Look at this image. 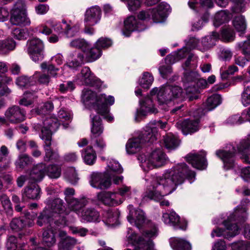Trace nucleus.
Returning a JSON list of instances; mask_svg holds the SVG:
<instances>
[{
  "label": "nucleus",
  "instance_id": "obj_8",
  "mask_svg": "<svg viewBox=\"0 0 250 250\" xmlns=\"http://www.w3.org/2000/svg\"><path fill=\"white\" fill-rule=\"evenodd\" d=\"M138 159L140 166L146 171L161 167L166 162L165 154L160 148L155 149L147 155L140 154Z\"/></svg>",
  "mask_w": 250,
  "mask_h": 250
},
{
  "label": "nucleus",
  "instance_id": "obj_38",
  "mask_svg": "<svg viewBox=\"0 0 250 250\" xmlns=\"http://www.w3.org/2000/svg\"><path fill=\"white\" fill-rule=\"evenodd\" d=\"M34 224L33 220H30L27 218L24 221L19 218H14L11 221L10 226L13 230L18 231L26 226L32 227Z\"/></svg>",
  "mask_w": 250,
  "mask_h": 250
},
{
  "label": "nucleus",
  "instance_id": "obj_5",
  "mask_svg": "<svg viewBox=\"0 0 250 250\" xmlns=\"http://www.w3.org/2000/svg\"><path fill=\"white\" fill-rule=\"evenodd\" d=\"M60 125L58 122V119L55 118H47L43 123L42 125H37L34 126V128L39 131L41 130V133L40 135V138L44 141L45 146H44L45 155L43 160L45 162H49L51 160L58 161L59 159V154L53 151L50 146L51 145V134L55 132Z\"/></svg>",
  "mask_w": 250,
  "mask_h": 250
},
{
  "label": "nucleus",
  "instance_id": "obj_11",
  "mask_svg": "<svg viewBox=\"0 0 250 250\" xmlns=\"http://www.w3.org/2000/svg\"><path fill=\"white\" fill-rule=\"evenodd\" d=\"M169 8V5L168 4L161 3L155 9L140 12L138 17L141 20L148 19L151 17L154 22H161L166 18Z\"/></svg>",
  "mask_w": 250,
  "mask_h": 250
},
{
  "label": "nucleus",
  "instance_id": "obj_62",
  "mask_svg": "<svg viewBox=\"0 0 250 250\" xmlns=\"http://www.w3.org/2000/svg\"><path fill=\"white\" fill-rule=\"evenodd\" d=\"M197 57L192 54H189L183 67L185 69H194L197 66Z\"/></svg>",
  "mask_w": 250,
  "mask_h": 250
},
{
  "label": "nucleus",
  "instance_id": "obj_46",
  "mask_svg": "<svg viewBox=\"0 0 250 250\" xmlns=\"http://www.w3.org/2000/svg\"><path fill=\"white\" fill-rule=\"evenodd\" d=\"M48 23L54 31L58 34H64L65 28L69 26L67 25V21L64 20H62L61 22H57L53 19H50L48 20Z\"/></svg>",
  "mask_w": 250,
  "mask_h": 250
},
{
  "label": "nucleus",
  "instance_id": "obj_17",
  "mask_svg": "<svg viewBox=\"0 0 250 250\" xmlns=\"http://www.w3.org/2000/svg\"><path fill=\"white\" fill-rule=\"evenodd\" d=\"M196 118L194 120L187 119L179 121L176 126L180 129L185 135L191 134L197 131L199 129V117L201 115H194Z\"/></svg>",
  "mask_w": 250,
  "mask_h": 250
},
{
  "label": "nucleus",
  "instance_id": "obj_16",
  "mask_svg": "<svg viewBox=\"0 0 250 250\" xmlns=\"http://www.w3.org/2000/svg\"><path fill=\"white\" fill-rule=\"evenodd\" d=\"M110 173L108 171L104 173L93 172L90 177L89 183L94 188L103 189L107 188L111 186V183L109 178Z\"/></svg>",
  "mask_w": 250,
  "mask_h": 250
},
{
  "label": "nucleus",
  "instance_id": "obj_18",
  "mask_svg": "<svg viewBox=\"0 0 250 250\" xmlns=\"http://www.w3.org/2000/svg\"><path fill=\"white\" fill-rule=\"evenodd\" d=\"M77 80H79L82 84L95 86L99 88L101 85V81L96 78L92 73L90 69L88 67H83L81 73L77 76Z\"/></svg>",
  "mask_w": 250,
  "mask_h": 250
},
{
  "label": "nucleus",
  "instance_id": "obj_3",
  "mask_svg": "<svg viewBox=\"0 0 250 250\" xmlns=\"http://www.w3.org/2000/svg\"><path fill=\"white\" fill-rule=\"evenodd\" d=\"M167 124V122L163 123L161 121H154L149 124L137 137H133L127 141L125 146L126 152L129 154H134L140 150L144 143L153 142L157 139L158 127L164 129Z\"/></svg>",
  "mask_w": 250,
  "mask_h": 250
},
{
  "label": "nucleus",
  "instance_id": "obj_6",
  "mask_svg": "<svg viewBox=\"0 0 250 250\" xmlns=\"http://www.w3.org/2000/svg\"><path fill=\"white\" fill-rule=\"evenodd\" d=\"M151 96L157 95L159 105L164 110H167V106L175 99L182 98L183 89L178 86L166 85L159 88H153L150 92Z\"/></svg>",
  "mask_w": 250,
  "mask_h": 250
},
{
  "label": "nucleus",
  "instance_id": "obj_32",
  "mask_svg": "<svg viewBox=\"0 0 250 250\" xmlns=\"http://www.w3.org/2000/svg\"><path fill=\"white\" fill-rule=\"evenodd\" d=\"M169 243L173 250H190L191 245L185 239L179 237H172Z\"/></svg>",
  "mask_w": 250,
  "mask_h": 250
},
{
  "label": "nucleus",
  "instance_id": "obj_63",
  "mask_svg": "<svg viewBox=\"0 0 250 250\" xmlns=\"http://www.w3.org/2000/svg\"><path fill=\"white\" fill-rule=\"evenodd\" d=\"M18 240L16 237L14 236H10L8 238L7 242V250H24L22 249L23 245L21 244L17 245Z\"/></svg>",
  "mask_w": 250,
  "mask_h": 250
},
{
  "label": "nucleus",
  "instance_id": "obj_31",
  "mask_svg": "<svg viewBox=\"0 0 250 250\" xmlns=\"http://www.w3.org/2000/svg\"><path fill=\"white\" fill-rule=\"evenodd\" d=\"M84 57L82 53L75 51L70 54L68 61L66 64L63 66V69L66 67L72 68H76L81 66L83 63Z\"/></svg>",
  "mask_w": 250,
  "mask_h": 250
},
{
  "label": "nucleus",
  "instance_id": "obj_2",
  "mask_svg": "<svg viewBox=\"0 0 250 250\" xmlns=\"http://www.w3.org/2000/svg\"><path fill=\"white\" fill-rule=\"evenodd\" d=\"M248 218L247 208L245 205L238 206L230 213L227 220L224 221L225 229L217 228L212 230L211 236L214 237L223 236L226 238L233 237L239 232L240 225L243 223Z\"/></svg>",
  "mask_w": 250,
  "mask_h": 250
},
{
  "label": "nucleus",
  "instance_id": "obj_33",
  "mask_svg": "<svg viewBox=\"0 0 250 250\" xmlns=\"http://www.w3.org/2000/svg\"><path fill=\"white\" fill-rule=\"evenodd\" d=\"M119 216L118 210H108L104 213L103 221L108 226H115L119 224Z\"/></svg>",
  "mask_w": 250,
  "mask_h": 250
},
{
  "label": "nucleus",
  "instance_id": "obj_23",
  "mask_svg": "<svg viewBox=\"0 0 250 250\" xmlns=\"http://www.w3.org/2000/svg\"><path fill=\"white\" fill-rule=\"evenodd\" d=\"M145 29V26L140 21H138L135 17L130 16L124 21V28L123 33L125 36L128 37L133 31H141Z\"/></svg>",
  "mask_w": 250,
  "mask_h": 250
},
{
  "label": "nucleus",
  "instance_id": "obj_14",
  "mask_svg": "<svg viewBox=\"0 0 250 250\" xmlns=\"http://www.w3.org/2000/svg\"><path fill=\"white\" fill-rule=\"evenodd\" d=\"M198 74L194 71L186 72L184 74L183 81L185 83L186 92L190 101L197 98L198 89L194 86L198 80Z\"/></svg>",
  "mask_w": 250,
  "mask_h": 250
},
{
  "label": "nucleus",
  "instance_id": "obj_9",
  "mask_svg": "<svg viewBox=\"0 0 250 250\" xmlns=\"http://www.w3.org/2000/svg\"><path fill=\"white\" fill-rule=\"evenodd\" d=\"M219 38V34L216 32H212L210 36L206 37L201 41L194 37L189 38L188 41H185L187 55L189 51L193 48H197L202 52L206 51L215 45V42Z\"/></svg>",
  "mask_w": 250,
  "mask_h": 250
},
{
  "label": "nucleus",
  "instance_id": "obj_15",
  "mask_svg": "<svg viewBox=\"0 0 250 250\" xmlns=\"http://www.w3.org/2000/svg\"><path fill=\"white\" fill-rule=\"evenodd\" d=\"M236 152L235 148L231 145H229L225 149L216 151V154L223 161L224 167L229 169L235 166L234 156Z\"/></svg>",
  "mask_w": 250,
  "mask_h": 250
},
{
  "label": "nucleus",
  "instance_id": "obj_50",
  "mask_svg": "<svg viewBox=\"0 0 250 250\" xmlns=\"http://www.w3.org/2000/svg\"><path fill=\"white\" fill-rule=\"evenodd\" d=\"M45 172L49 178L57 179L61 176V168L57 165H49L46 167H45Z\"/></svg>",
  "mask_w": 250,
  "mask_h": 250
},
{
  "label": "nucleus",
  "instance_id": "obj_48",
  "mask_svg": "<svg viewBox=\"0 0 250 250\" xmlns=\"http://www.w3.org/2000/svg\"><path fill=\"white\" fill-rule=\"evenodd\" d=\"M92 120L91 132L92 134L100 135L103 133V127L101 124V120L99 115H90Z\"/></svg>",
  "mask_w": 250,
  "mask_h": 250
},
{
  "label": "nucleus",
  "instance_id": "obj_24",
  "mask_svg": "<svg viewBox=\"0 0 250 250\" xmlns=\"http://www.w3.org/2000/svg\"><path fill=\"white\" fill-rule=\"evenodd\" d=\"M128 209H129V215L127 216L128 222L139 228L145 222L146 219L144 212L140 209H135L131 205L128 206Z\"/></svg>",
  "mask_w": 250,
  "mask_h": 250
},
{
  "label": "nucleus",
  "instance_id": "obj_22",
  "mask_svg": "<svg viewBox=\"0 0 250 250\" xmlns=\"http://www.w3.org/2000/svg\"><path fill=\"white\" fill-rule=\"evenodd\" d=\"M102 12L99 6L95 5L86 9L84 14V22L86 26H94L101 20Z\"/></svg>",
  "mask_w": 250,
  "mask_h": 250
},
{
  "label": "nucleus",
  "instance_id": "obj_39",
  "mask_svg": "<svg viewBox=\"0 0 250 250\" xmlns=\"http://www.w3.org/2000/svg\"><path fill=\"white\" fill-rule=\"evenodd\" d=\"M16 47L15 42L11 38L0 41V54L5 55L13 50Z\"/></svg>",
  "mask_w": 250,
  "mask_h": 250
},
{
  "label": "nucleus",
  "instance_id": "obj_25",
  "mask_svg": "<svg viewBox=\"0 0 250 250\" xmlns=\"http://www.w3.org/2000/svg\"><path fill=\"white\" fill-rule=\"evenodd\" d=\"M83 223L100 222V214L94 208H90L83 209L79 216Z\"/></svg>",
  "mask_w": 250,
  "mask_h": 250
},
{
  "label": "nucleus",
  "instance_id": "obj_43",
  "mask_svg": "<svg viewBox=\"0 0 250 250\" xmlns=\"http://www.w3.org/2000/svg\"><path fill=\"white\" fill-rule=\"evenodd\" d=\"M53 215L50 213V211L45 207L43 210L41 212L37 218V224L42 227L46 224L49 223L50 224H53V223H50L51 218Z\"/></svg>",
  "mask_w": 250,
  "mask_h": 250
},
{
  "label": "nucleus",
  "instance_id": "obj_51",
  "mask_svg": "<svg viewBox=\"0 0 250 250\" xmlns=\"http://www.w3.org/2000/svg\"><path fill=\"white\" fill-rule=\"evenodd\" d=\"M91 143L95 149V151L99 153H102L105 149L106 145L104 139L102 137H92Z\"/></svg>",
  "mask_w": 250,
  "mask_h": 250
},
{
  "label": "nucleus",
  "instance_id": "obj_10",
  "mask_svg": "<svg viewBox=\"0 0 250 250\" xmlns=\"http://www.w3.org/2000/svg\"><path fill=\"white\" fill-rule=\"evenodd\" d=\"M10 22L16 25L26 26L30 24L26 5L23 1L19 0L14 5L11 12Z\"/></svg>",
  "mask_w": 250,
  "mask_h": 250
},
{
  "label": "nucleus",
  "instance_id": "obj_61",
  "mask_svg": "<svg viewBox=\"0 0 250 250\" xmlns=\"http://www.w3.org/2000/svg\"><path fill=\"white\" fill-rule=\"evenodd\" d=\"M70 46L72 47L80 48L83 52H86L88 47V43L83 39H76L73 40L70 42Z\"/></svg>",
  "mask_w": 250,
  "mask_h": 250
},
{
  "label": "nucleus",
  "instance_id": "obj_37",
  "mask_svg": "<svg viewBox=\"0 0 250 250\" xmlns=\"http://www.w3.org/2000/svg\"><path fill=\"white\" fill-rule=\"evenodd\" d=\"M53 224H50V228L44 230L42 233V240L44 244L48 247H51L56 242L55 230L52 229Z\"/></svg>",
  "mask_w": 250,
  "mask_h": 250
},
{
  "label": "nucleus",
  "instance_id": "obj_26",
  "mask_svg": "<svg viewBox=\"0 0 250 250\" xmlns=\"http://www.w3.org/2000/svg\"><path fill=\"white\" fill-rule=\"evenodd\" d=\"M140 108L137 111L138 116H145L148 113H156L157 109L154 106L152 100L149 97L140 101Z\"/></svg>",
  "mask_w": 250,
  "mask_h": 250
},
{
  "label": "nucleus",
  "instance_id": "obj_34",
  "mask_svg": "<svg viewBox=\"0 0 250 250\" xmlns=\"http://www.w3.org/2000/svg\"><path fill=\"white\" fill-rule=\"evenodd\" d=\"M47 208L52 214L53 213L57 214H63L65 210L62 200L60 198H56L52 202L50 200L46 201Z\"/></svg>",
  "mask_w": 250,
  "mask_h": 250
},
{
  "label": "nucleus",
  "instance_id": "obj_21",
  "mask_svg": "<svg viewBox=\"0 0 250 250\" xmlns=\"http://www.w3.org/2000/svg\"><path fill=\"white\" fill-rule=\"evenodd\" d=\"M206 153L202 150L196 153H190L187 156V161L193 167L200 170H203L207 167L208 163L206 159Z\"/></svg>",
  "mask_w": 250,
  "mask_h": 250
},
{
  "label": "nucleus",
  "instance_id": "obj_13",
  "mask_svg": "<svg viewBox=\"0 0 250 250\" xmlns=\"http://www.w3.org/2000/svg\"><path fill=\"white\" fill-rule=\"evenodd\" d=\"M41 67L43 70V72H36L33 76V80L38 79L39 83L42 84H48L50 82V77H56L59 70L54 65L43 62Z\"/></svg>",
  "mask_w": 250,
  "mask_h": 250
},
{
  "label": "nucleus",
  "instance_id": "obj_30",
  "mask_svg": "<svg viewBox=\"0 0 250 250\" xmlns=\"http://www.w3.org/2000/svg\"><path fill=\"white\" fill-rule=\"evenodd\" d=\"M116 193L109 192H102L97 195L98 199L104 204L108 206H117L123 202L122 200H116Z\"/></svg>",
  "mask_w": 250,
  "mask_h": 250
},
{
  "label": "nucleus",
  "instance_id": "obj_7",
  "mask_svg": "<svg viewBox=\"0 0 250 250\" xmlns=\"http://www.w3.org/2000/svg\"><path fill=\"white\" fill-rule=\"evenodd\" d=\"M157 234V229L155 226L150 230H146L141 237H137L136 233L128 228L126 237L128 243L135 246L133 250H156L151 239L156 237ZM126 250H131L127 249Z\"/></svg>",
  "mask_w": 250,
  "mask_h": 250
},
{
  "label": "nucleus",
  "instance_id": "obj_55",
  "mask_svg": "<svg viewBox=\"0 0 250 250\" xmlns=\"http://www.w3.org/2000/svg\"><path fill=\"white\" fill-rule=\"evenodd\" d=\"M36 98L37 96L34 93L26 92L24 93L22 97L19 101V104L21 105L27 106L32 104Z\"/></svg>",
  "mask_w": 250,
  "mask_h": 250
},
{
  "label": "nucleus",
  "instance_id": "obj_40",
  "mask_svg": "<svg viewBox=\"0 0 250 250\" xmlns=\"http://www.w3.org/2000/svg\"><path fill=\"white\" fill-rule=\"evenodd\" d=\"M33 159L26 154H20L15 162V166L17 169L22 170L26 167L32 164Z\"/></svg>",
  "mask_w": 250,
  "mask_h": 250
},
{
  "label": "nucleus",
  "instance_id": "obj_54",
  "mask_svg": "<svg viewBox=\"0 0 250 250\" xmlns=\"http://www.w3.org/2000/svg\"><path fill=\"white\" fill-rule=\"evenodd\" d=\"M67 25L69 26L65 28L64 33L67 37H73L79 32L80 29L79 23H75L71 21H67Z\"/></svg>",
  "mask_w": 250,
  "mask_h": 250
},
{
  "label": "nucleus",
  "instance_id": "obj_27",
  "mask_svg": "<svg viewBox=\"0 0 250 250\" xmlns=\"http://www.w3.org/2000/svg\"><path fill=\"white\" fill-rule=\"evenodd\" d=\"M89 201V199L83 197L80 199H72L67 203L70 210L75 212L79 216L83 210V208L88 204Z\"/></svg>",
  "mask_w": 250,
  "mask_h": 250
},
{
  "label": "nucleus",
  "instance_id": "obj_59",
  "mask_svg": "<svg viewBox=\"0 0 250 250\" xmlns=\"http://www.w3.org/2000/svg\"><path fill=\"white\" fill-rule=\"evenodd\" d=\"M233 3L232 11L233 13H239L243 12L246 9V2L245 0H230Z\"/></svg>",
  "mask_w": 250,
  "mask_h": 250
},
{
  "label": "nucleus",
  "instance_id": "obj_45",
  "mask_svg": "<svg viewBox=\"0 0 250 250\" xmlns=\"http://www.w3.org/2000/svg\"><path fill=\"white\" fill-rule=\"evenodd\" d=\"M233 24L239 36H242L245 33L247 27L245 18L242 15L236 17L233 20Z\"/></svg>",
  "mask_w": 250,
  "mask_h": 250
},
{
  "label": "nucleus",
  "instance_id": "obj_44",
  "mask_svg": "<svg viewBox=\"0 0 250 250\" xmlns=\"http://www.w3.org/2000/svg\"><path fill=\"white\" fill-rule=\"evenodd\" d=\"M58 117L60 122L62 123V125L64 128H67L69 122H71L72 118V114L71 112L66 109L61 108L58 112Z\"/></svg>",
  "mask_w": 250,
  "mask_h": 250
},
{
  "label": "nucleus",
  "instance_id": "obj_42",
  "mask_svg": "<svg viewBox=\"0 0 250 250\" xmlns=\"http://www.w3.org/2000/svg\"><path fill=\"white\" fill-rule=\"evenodd\" d=\"M88 47H89V45ZM84 52L85 53L86 59L88 62H92L96 61L102 55V50L96 44L94 47L91 48L90 49L88 47L86 52Z\"/></svg>",
  "mask_w": 250,
  "mask_h": 250
},
{
  "label": "nucleus",
  "instance_id": "obj_12",
  "mask_svg": "<svg viewBox=\"0 0 250 250\" xmlns=\"http://www.w3.org/2000/svg\"><path fill=\"white\" fill-rule=\"evenodd\" d=\"M27 51L31 59L35 62L43 58L44 43L42 40L34 38L27 42Z\"/></svg>",
  "mask_w": 250,
  "mask_h": 250
},
{
  "label": "nucleus",
  "instance_id": "obj_52",
  "mask_svg": "<svg viewBox=\"0 0 250 250\" xmlns=\"http://www.w3.org/2000/svg\"><path fill=\"white\" fill-rule=\"evenodd\" d=\"M64 175L65 179L71 184H76L79 180L75 168L73 167L67 168Z\"/></svg>",
  "mask_w": 250,
  "mask_h": 250
},
{
  "label": "nucleus",
  "instance_id": "obj_4",
  "mask_svg": "<svg viewBox=\"0 0 250 250\" xmlns=\"http://www.w3.org/2000/svg\"><path fill=\"white\" fill-rule=\"evenodd\" d=\"M82 100L85 105H93L97 113L103 116L107 121H113V117L109 114L108 105H111L114 103V97L106 96L105 94L97 96L92 90L85 89L83 91Z\"/></svg>",
  "mask_w": 250,
  "mask_h": 250
},
{
  "label": "nucleus",
  "instance_id": "obj_20",
  "mask_svg": "<svg viewBox=\"0 0 250 250\" xmlns=\"http://www.w3.org/2000/svg\"><path fill=\"white\" fill-rule=\"evenodd\" d=\"M4 115L6 119L13 124L21 123L25 119V111L17 105L9 107Z\"/></svg>",
  "mask_w": 250,
  "mask_h": 250
},
{
  "label": "nucleus",
  "instance_id": "obj_29",
  "mask_svg": "<svg viewBox=\"0 0 250 250\" xmlns=\"http://www.w3.org/2000/svg\"><path fill=\"white\" fill-rule=\"evenodd\" d=\"M45 165L42 163L34 166L30 171L29 179L31 182H40L45 175Z\"/></svg>",
  "mask_w": 250,
  "mask_h": 250
},
{
  "label": "nucleus",
  "instance_id": "obj_19",
  "mask_svg": "<svg viewBox=\"0 0 250 250\" xmlns=\"http://www.w3.org/2000/svg\"><path fill=\"white\" fill-rule=\"evenodd\" d=\"M163 220L166 224L169 225L175 229L185 230L187 223L184 219H180L175 212L172 211L170 213H165L163 215Z\"/></svg>",
  "mask_w": 250,
  "mask_h": 250
},
{
  "label": "nucleus",
  "instance_id": "obj_41",
  "mask_svg": "<svg viewBox=\"0 0 250 250\" xmlns=\"http://www.w3.org/2000/svg\"><path fill=\"white\" fill-rule=\"evenodd\" d=\"M82 157L84 162L89 165H93L97 158L95 151L93 149L92 146L86 147L82 153Z\"/></svg>",
  "mask_w": 250,
  "mask_h": 250
},
{
  "label": "nucleus",
  "instance_id": "obj_36",
  "mask_svg": "<svg viewBox=\"0 0 250 250\" xmlns=\"http://www.w3.org/2000/svg\"><path fill=\"white\" fill-rule=\"evenodd\" d=\"M41 189L37 185L29 186L24 188L22 193V199H37L40 198Z\"/></svg>",
  "mask_w": 250,
  "mask_h": 250
},
{
  "label": "nucleus",
  "instance_id": "obj_35",
  "mask_svg": "<svg viewBox=\"0 0 250 250\" xmlns=\"http://www.w3.org/2000/svg\"><path fill=\"white\" fill-rule=\"evenodd\" d=\"M221 102L222 99L220 95L213 94L208 97L203 104L204 114L216 108L221 103Z\"/></svg>",
  "mask_w": 250,
  "mask_h": 250
},
{
  "label": "nucleus",
  "instance_id": "obj_1",
  "mask_svg": "<svg viewBox=\"0 0 250 250\" xmlns=\"http://www.w3.org/2000/svg\"><path fill=\"white\" fill-rule=\"evenodd\" d=\"M195 177V172L189 171L185 164H179L173 168L166 170L162 175L146 177L144 196L151 200L160 201L164 196L173 192L177 185L182 184L185 178L192 183Z\"/></svg>",
  "mask_w": 250,
  "mask_h": 250
},
{
  "label": "nucleus",
  "instance_id": "obj_49",
  "mask_svg": "<svg viewBox=\"0 0 250 250\" xmlns=\"http://www.w3.org/2000/svg\"><path fill=\"white\" fill-rule=\"evenodd\" d=\"M230 19L228 12L221 10L217 12L214 16L213 24L214 26L218 27L223 23L228 21Z\"/></svg>",
  "mask_w": 250,
  "mask_h": 250
},
{
  "label": "nucleus",
  "instance_id": "obj_53",
  "mask_svg": "<svg viewBox=\"0 0 250 250\" xmlns=\"http://www.w3.org/2000/svg\"><path fill=\"white\" fill-rule=\"evenodd\" d=\"M186 48L180 49L177 53L169 54L166 58V61L168 63H173L178 60L181 59L187 56Z\"/></svg>",
  "mask_w": 250,
  "mask_h": 250
},
{
  "label": "nucleus",
  "instance_id": "obj_56",
  "mask_svg": "<svg viewBox=\"0 0 250 250\" xmlns=\"http://www.w3.org/2000/svg\"><path fill=\"white\" fill-rule=\"evenodd\" d=\"M35 83V81L33 80V77H27L25 76H22L18 77L16 80V84L20 87H28L31 85H33Z\"/></svg>",
  "mask_w": 250,
  "mask_h": 250
},
{
  "label": "nucleus",
  "instance_id": "obj_60",
  "mask_svg": "<svg viewBox=\"0 0 250 250\" xmlns=\"http://www.w3.org/2000/svg\"><path fill=\"white\" fill-rule=\"evenodd\" d=\"M154 81L152 75L148 72H145L140 80V84L144 88L148 89Z\"/></svg>",
  "mask_w": 250,
  "mask_h": 250
},
{
  "label": "nucleus",
  "instance_id": "obj_57",
  "mask_svg": "<svg viewBox=\"0 0 250 250\" xmlns=\"http://www.w3.org/2000/svg\"><path fill=\"white\" fill-rule=\"evenodd\" d=\"M109 171L110 176L111 173H121L123 172V169L120 164L114 160H110L107 165V168L105 172Z\"/></svg>",
  "mask_w": 250,
  "mask_h": 250
},
{
  "label": "nucleus",
  "instance_id": "obj_47",
  "mask_svg": "<svg viewBox=\"0 0 250 250\" xmlns=\"http://www.w3.org/2000/svg\"><path fill=\"white\" fill-rule=\"evenodd\" d=\"M164 143L166 148L171 150L178 147L179 141L173 134H168L164 138Z\"/></svg>",
  "mask_w": 250,
  "mask_h": 250
},
{
  "label": "nucleus",
  "instance_id": "obj_64",
  "mask_svg": "<svg viewBox=\"0 0 250 250\" xmlns=\"http://www.w3.org/2000/svg\"><path fill=\"white\" fill-rule=\"evenodd\" d=\"M12 36L16 39L21 40L26 39L28 35V30L26 29L15 28L12 31Z\"/></svg>",
  "mask_w": 250,
  "mask_h": 250
},
{
  "label": "nucleus",
  "instance_id": "obj_28",
  "mask_svg": "<svg viewBox=\"0 0 250 250\" xmlns=\"http://www.w3.org/2000/svg\"><path fill=\"white\" fill-rule=\"evenodd\" d=\"M59 235L61 240L58 244V250H71L77 243L75 239L68 236L64 231H60Z\"/></svg>",
  "mask_w": 250,
  "mask_h": 250
},
{
  "label": "nucleus",
  "instance_id": "obj_58",
  "mask_svg": "<svg viewBox=\"0 0 250 250\" xmlns=\"http://www.w3.org/2000/svg\"><path fill=\"white\" fill-rule=\"evenodd\" d=\"M240 102L245 107L250 105V86L244 87L241 94Z\"/></svg>",
  "mask_w": 250,
  "mask_h": 250
}]
</instances>
